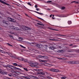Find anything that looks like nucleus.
I'll return each instance as SVG.
<instances>
[{
	"instance_id": "1",
	"label": "nucleus",
	"mask_w": 79,
	"mask_h": 79,
	"mask_svg": "<svg viewBox=\"0 0 79 79\" xmlns=\"http://www.w3.org/2000/svg\"><path fill=\"white\" fill-rule=\"evenodd\" d=\"M36 71H38V74H43V75H45V73H43V70L42 69H36L35 70Z\"/></svg>"
},
{
	"instance_id": "2",
	"label": "nucleus",
	"mask_w": 79,
	"mask_h": 79,
	"mask_svg": "<svg viewBox=\"0 0 79 79\" xmlns=\"http://www.w3.org/2000/svg\"><path fill=\"white\" fill-rule=\"evenodd\" d=\"M71 64H79V61H71L69 62Z\"/></svg>"
},
{
	"instance_id": "3",
	"label": "nucleus",
	"mask_w": 79,
	"mask_h": 79,
	"mask_svg": "<svg viewBox=\"0 0 79 79\" xmlns=\"http://www.w3.org/2000/svg\"><path fill=\"white\" fill-rule=\"evenodd\" d=\"M8 19L9 20V21H10V22H15L16 21V20H15V19L11 18L10 17H8Z\"/></svg>"
},
{
	"instance_id": "4",
	"label": "nucleus",
	"mask_w": 79,
	"mask_h": 79,
	"mask_svg": "<svg viewBox=\"0 0 79 79\" xmlns=\"http://www.w3.org/2000/svg\"><path fill=\"white\" fill-rule=\"evenodd\" d=\"M11 69H13L15 70H21V69L19 68L16 67L15 66H13L11 65Z\"/></svg>"
},
{
	"instance_id": "5",
	"label": "nucleus",
	"mask_w": 79,
	"mask_h": 79,
	"mask_svg": "<svg viewBox=\"0 0 79 79\" xmlns=\"http://www.w3.org/2000/svg\"><path fill=\"white\" fill-rule=\"evenodd\" d=\"M0 2L2 3H3V4H5V5H7V6H10V4L5 2L4 1H3L0 0Z\"/></svg>"
},
{
	"instance_id": "6",
	"label": "nucleus",
	"mask_w": 79,
	"mask_h": 79,
	"mask_svg": "<svg viewBox=\"0 0 79 79\" xmlns=\"http://www.w3.org/2000/svg\"><path fill=\"white\" fill-rule=\"evenodd\" d=\"M28 63L30 64L29 65L31 66V67H34V64L32 62H30Z\"/></svg>"
},
{
	"instance_id": "7",
	"label": "nucleus",
	"mask_w": 79,
	"mask_h": 79,
	"mask_svg": "<svg viewBox=\"0 0 79 79\" xmlns=\"http://www.w3.org/2000/svg\"><path fill=\"white\" fill-rule=\"evenodd\" d=\"M36 46L38 48H42V45L41 44H37L36 45Z\"/></svg>"
},
{
	"instance_id": "8",
	"label": "nucleus",
	"mask_w": 79,
	"mask_h": 79,
	"mask_svg": "<svg viewBox=\"0 0 79 79\" xmlns=\"http://www.w3.org/2000/svg\"><path fill=\"white\" fill-rule=\"evenodd\" d=\"M23 28H24L25 30H28L29 31H30V30H31L30 28L24 26H23Z\"/></svg>"
},
{
	"instance_id": "9",
	"label": "nucleus",
	"mask_w": 79,
	"mask_h": 79,
	"mask_svg": "<svg viewBox=\"0 0 79 79\" xmlns=\"http://www.w3.org/2000/svg\"><path fill=\"white\" fill-rule=\"evenodd\" d=\"M49 48L51 50H54L55 48V46L51 47H49Z\"/></svg>"
},
{
	"instance_id": "10",
	"label": "nucleus",
	"mask_w": 79,
	"mask_h": 79,
	"mask_svg": "<svg viewBox=\"0 0 79 79\" xmlns=\"http://www.w3.org/2000/svg\"><path fill=\"white\" fill-rule=\"evenodd\" d=\"M34 12H35V13H38V14H39V15H44L42 13H40L36 11H34Z\"/></svg>"
},
{
	"instance_id": "11",
	"label": "nucleus",
	"mask_w": 79,
	"mask_h": 79,
	"mask_svg": "<svg viewBox=\"0 0 79 79\" xmlns=\"http://www.w3.org/2000/svg\"><path fill=\"white\" fill-rule=\"evenodd\" d=\"M34 12H35V13H38V14H39V15H44L42 13H40L36 11H34Z\"/></svg>"
},
{
	"instance_id": "12",
	"label": "nucleus",
	"mask_w": 79,
	"mask_h": 79,
	"mask_svg": "<svg viewBox=\"0 0 79 79\" xmlns=\"http://www.w3.org/2000/svg\"><path fill=\"white\" fill-rule=\"evenodd\" d=\"M39 61L40 62H42V63H46L47 62L45 60H39Z\"/></svg>"
},
{
	"instance_id": "13",
	"label": "nucleus",
	"mask_w": 79,
	"mask_h": 79,
	"mask_svg": "<svg viewBox=\"0 0 79 79\" xmlns=\"http://www.w3.org/2000/svg\"><path fill=\"white\" fill-rule=\"evenodd\" d=\"M74 51V49H70L68 51V52H73Z\"/></svg>"
},
{
	"instance_id": "14",
	"label": "nucleus",
	"mask_w": 79,
	"mask_h": 79,
	"mask_svg": "<svg viewBox=\"0 0 79 79\" xmlns=\"http://www.w3.org/2000/svg\"><path fill=\"white\" fill-rule=\"evenodd\" d=\"M4 53L6 54L7 53V54H8V55H11V54L10 53V52H4Z\"/></svg>"
},
{
	"instance_id": "15",
	"label": "nucleus",
	"mask_w": 79,
	"mask_h": 79,
	"mask_svg": "<svg viewBox=\"0 0 79 79\" xmlns=\"http://www.w3.org/2000/svg\"><path fill=\"white\" fill-rule=\"evenodd\" d=\"M48 56H43V58H44L45 59H47V58H48Z\"/></svg>"
},
{
	"instance_id": "16",
	"label": "nucleus",
	"mask_w": 79,
	"mask_h": 79,
	"mask_svg": "<svg viewBox=\"0 0 79 79\" xmlns=\"http://www.w3.org/2000/svg\"><path fill=\"white\" fill-rule=\"evenodd\" d=\"M49 70H50V71H51L55 72V69H51Z\"/></svg>"
},
{
	"instance_id": "17",
	"label": "nucleus",
	"mask_w": 79,
	"mask_h": 79,
	"mask_svg": "<svg viewBox=\"0 0 79 79\" xmlns=\"http://www.w3.org/2000/svg\"><path fill=\"white\" fill-rule=\"evenodd\" d=\"M22 77H23V78H24L25 79H27V78H29V77H27L26 76H22Z\"/></svg>"
},
{
	"instance_id": "18",
	"label": "nucleus",
	"mask_w": 79,
	"mask_h": 79,
	"mask_svg": "<svg viewBox=\"0 0 79 79\" xmlns=\"http://www.w3.org/2000/svg\"><path fill=\"white\" fill-rule=\"evenodd\" d=\"M22 60L23 61H25V62H27V60L24 59H22Z\"/></svg>"
},
{
	"instance_id": "19",
	"label": "nucleus",
	"mask_w": 79,
	"mask_h": 79,
	"mask_svg": "<svg viewBox=\"0 0 79 79\" xmlns=\"http://www.w3.org/2000/svg\"><path fill=\"white\" fill-rule=\"evenodd\" d=\"M10 57H11V58H15L16 57H15V56H13V55H11H11L10 54Z\"/></svg>"
},
{
	"instance_id": "20",
	"label": "nucleus",
	"mask_w": 79,
	"mask_h": 79,
	"mask_svg": "<svg viewBox=\"0 0 79 79\" xmlns=\"http://www.w3.org/2000/svg\"><path fill=\"white\" fill-rule=\"evenodd\" d=\"M29 77H31V78H34V77H35V76L31 75L29 76Z\"/></svg>"
},
{
	"instance_id": "21",
	"label": "nucleus",
	"mask_w": 79,
	"mask_h": 79,
	"mask_svg": "<svg viewBox=\"0 0 79 79\" xmlns=\"http://www.w3.org/2000/svg\"><path fill=\"white\" fill-rule=\"evenodd\" d=\"M8 35H9V37H10V38H11V39H13V36L10 35V34H9Z\"/></svg>"
},
{
	"instance_id": "22",
	"label": "nucleus",
	"mask_w": 79,
	"mask_h": 79,
	"mask_svg": "<svg viewBox=\"0 0 79 79\" xmlns=\"http://www.w3.org/2000/svg\"><path fill=\"white\" fill-rule=\"evenodd\" d=\"M15 30H17V31H20V29L18 27H15Z\"/></svg>"
},
{
	"instance_id": "23",
	"label": "nucleus",
	"mask_w": 79,
	"mask_h": 79,
	"mask_svg": "<svg viewBox=\"0 0 79 79\" xmlns=\"http://www.w3.org/2000/svg\"><path fill=\"white\" fill-rule=\"evenodd\" d=\"M38 57L39 58H43V56L42 55H39L38 56Z\"/></svg>"
},
{
	"instance_id": "24",
	"label": "nucleus",
	"mask_w": 79,
	"mask_h": 79,
	"mask_svg": "<svg viewBox=\"0 0 79 79\" xmlns=\"http://www.w3.org/2000/svg\"><path fill=\"white\" fill-rule=\"evenodd\" d=\"M11 68V65H7V68Z\"/></svg>"
},
{
	"instance_id": "25",
	"label": "nucleus",
	"mask_w": 79,
	"mask_h": 79,
	"mask_svg": "<svg viewBox=\"0 0 79 79\" xmlns=\"http://www.w3.org/2000/svg\"><path fill=\"white\" fill-rule=\"evenodd\" d=\"M59 71V70H58V69H55L54 72L57 73V72H58Z\"/></svg>"
},
{
	"instance_id": "26",
	"label": "nucleus",
	"mask_w": 79,
	"mask_h": 79,
	"mask_svg": "<svg viewBox=\"0 0 79 79\" xmlns=\"http://www.w3.org/2000/svg\"><path fill=\"white\" fill-rule=\"evenodd\" d=\"M72 23V22H71V21H68V24H71Z\"/></svg>"
},
{
	"instance_id": "27",
	"label": "nucleus",
	"mask_w": 79,
	"mask_h": 79,
	"mask_svg": "<svg viewBox=\"0 0 79 79\" xmlns=\"http://www.w3.org/2000/svg\"><path fill=\"white\" fill-rule=\"evenodd\" d=\"M34 51L35 53H38L39 52V51L36 50V49H35L34 50Z\"/></svg>"
},
{
	"instance_id": "28",
	"label": "nucleus",
	"mask_w": 79,
	"mask_h": 79,
	"mask_svg": "<svg viewBox=\"0 0 79 79\" xmlns=\"http://www.w3.org/2000/svg\"><path fill=\"white\" fill-rule=\"evenodd\" d=\"M11 28L12 29H13V30H15L16 27H11Z\"/></svg>"
},
{
	"instance_id": "29",
	"label": "nucleus",
	"mask_w": 79,
	"mask_h": 79,
	"mask_svg": "<svg viewBox=\"0 0 79 79\" xmlns=\"http://www.w3.org/2000/svg\"><path fill=\"white\" fill-rule=\"evenodd\" d=\"M61 35V36H64V37H66V36L65 35H58V34H57V35Z\"/></svg>"
},
{
	"instance_id": "30",
	"label": "nucleus",
	"mask_w": 79,
	"mask_h": 79,
	"mask_svg": "<svg viewBox=\"0 0 79 79\" xmlns=\"http://www.w3.org/2000/svg\"><path fill=\"white\" fill-rule=\"evenodd\" d=\"M23 69H24V70L25 71H28V70H27V68H24Z\"/></svg>"
},
{
	"instance_id": "31",
	"label": "nucleus",
	"mask_w": 79,
	"mask_h": 79,
	"mask_svg": "<svg viewBox=\"0 0 79 79\" xmlns=\"http://www.w3.org/2000/svg\"><path fill=\"white\" fill-rule=\"evenodd\" d=\"M20 47H21L22 48H26V47L23 46H22V45H20Z\"/></svg>"
},
{
	"instance_id": "32",
	"label": "nucleus",
	"mask_w": 79,
	"mask_h": 79,
	"mask_svg": "<svg viewBox=\"0 0 79 79\" xmlns=\"http://www.w3.org/2000/svg\"><path fill=\"white\" fill-rule=\"evenodd\" d=\"M13 65H14V66H18V64L16 63H15L13 64Z\"/></svg>"
},
{
	"instance_id": "33",
	"label": "nucleus",
	"mask_w": 79,
	"mask_h": 79,
	"mask_svg": "<svg viewBox=\"0 0 79 79\" xmlns=\"http://www.w3.org/2000/svg\"><path fill=\"white\" fill-rule=\"evenodd\" d=\"M17 66H19V67H20V68H22V65L21 64L18 65Z\"/></svg>"
},
{
	"instance_id": "34",
	"label": "nucleus",
	"mask_w": 79,
	"mask_h": 79,
	"mask_svg": "<svg viewBox=\"0 0 79 79\" xmlns=\"http://www.w3.org/2000/svg\"><path fill=\"white\" fill-rule=\"evenodd\" d=\"M37 24H39V25H41L42 26H44V25L43 24H40V23H37Z\"/></svg>"
},
{
	"instance_id": "35",
	"label": "nucleus",
	"mask_w": 79,
	"mask_h": 79,
	"mask_svg": "<svg viewBox=\"0 0 79 79\" xmlns=\"http://www.w3.org/2000/svg\"><path fill=\"white\" fill-rule=\"evenodd\" d=\"M27 4L29 5H30V6H32V5H31V3H30V2H28L27 3Z\"/></svg>"
},
{
	"instance_id": "36",
	"label": "nucleus",
	"mask_w": 79,
	"mask_h": 79,
	"mask_svg": "<svg viewBox=\"0 0 79 79\" xmlns=\"http://www.w3.org/2000/svg\"><path fill=\"white\" fill-rule=\"evenodd\" d=\"M61 9H62V10H64V9H65V7L63 6V7H62Z\"/></svg>"
},
{
	"instance_id": "37",
	"label": "nucleus",
	"mask_w": 79,
	"mask_h": 79,
	"mask_svg": "<svg viewBox=\"0 0 79 79\" xmlns=\"http://www.w3.org/2000/svg\"><path fill=\"white\" fill-rule=\"evenodd\" d=\"M47 77L49 79H52V78L50 77Z\"/></svg>"
},
{
	"instance_id": "38",
	"label": "nucleus",
	"mask_w": 79,
	"mask_h": 79,
	"mask_svg": "<svg viewBox=\"0 0 79 79\" xmlns=\"http://www.w3.org/2000/svg\"><path fill=\"white\" fill-rule=\"evenodd\" d=\"M63 52L62 50H59L58 51V52Z\"/></svg>"
},
{
	"instance_id": "39",
	"label": "nucleus",
	"mask_w": 79,
	"mask_h": 79,
	"mask_svg": "<svg viewBox=\"0 0 79 79\" xmlns=\"http://www.w3.org/2000/svg\"><path fill=\"white\" fill-rule=\"evenodd\" d=\"M9 33H10V34H14V33L12 32H11V31H10V32H9Z\"/></svg>"
},
{
	"instance_id": "40",
	"label": "nucleus",
	"mask_w": 79,
	"mask_h": 79,
	"mask_svg": "<svg viewBox=\"0 0 79 79\" xmlns=\"http://www.w3.org/2000/svg\"><path fill=\"white\" fill-rule=\"evenodd\" d=\"M75 3H76V4H78L79 3V2L77 1H75Z\"/></svg>"
},
{
	"instance_id": "41",
	"label": "nucleus",
	"mask_w": 79,
	"mask_h": 79,
	"mask_svg": "<svg viewBox=\"0 0 79 79\" xmlns=\"http://www.w3.org/2000/svg\"><path fill=\"white\" fill-rule=\"evenodd\" d=\"M0 51H1V53H4V51L2 50H1L0 49Z\"/></svg>"
},
{
	"instance_id": "42",
	"label": "nucleus",
	"mask_w": 79,
	"mask_h": 79,
	"mask_svg": "<svg viewBox=\"0 0 79 79\" xmlns=\"http://www.w3.org/2000/svg\"><path fill=\"white\" fill-rule=\"evenodd\" d=\"M19 39H21V40H23V38H21V37L19 38Z\"/></svg>"
},
{
	"instance_id": "43",
	"label": "nucleus",
	"mask_w": 79,
	"mask_h": 79,
	"mask_svg": "<svg viewBox=\"0 0 79 79\" xmlns=\"http://www.w3.org/2000/svg\"><path fill=\"white\" fill-rule=\"evenodd\" d=\"M7 45H9V46H11V47H12V45L10 44L9 43H7Z\"/></svg>"
},
{
	"instance_id": "44",
	"label": "nucleus",
	"mask_w": 79,
	"mask_h": 79,
	"mask_svg": "<svg viewBox=\"0 0 79 79\" xmlns=\"http://www.w3.org/2000/svg\"><path fill=\"white\" fill-rule=\"evenodd\" d=\"M3 67H4V68H7V65L6 66L3 65Z\"/></svg>"
},
{
	"instance_id": "45",
	"label": "nucleus",
	"mask_w": 79,
	"mask_h": 79,
	"mask_svg": "<svg viewBox=\"0 0 79 79\" xmlns=\"http://www.w3.org/2000/svg\"><path fill=\"white\" fill-rule=\"evenodd\" d=\"M8 21H6V23H5V24H7V25H8Z\"/></svg>"
},
{
	"instance_id": "46",
	"label": "nucleus",
	"mask_w": 79,
	"mask_h": 79,
	"mask_svg": "<svg viewBox=\"0 0 79 79\" xmlns=\"http://www.w3.org/2000/svg\"><path fill=\"white\" fill-rule=\"evenodd\" d=\"M52 1H49L47 2V3H50V2H52Z\"/></svg>"
},
{
	"instance_id": "47",
	"label": "nucleus",
	"mask_w": 79,
	"mask_h": 79,
	"mask_svg": "<svg viewBox=\"0 0 79 79\" xmlns=\"http://www.w3.org/2000/svg\"><path fill=\"white\" fill-rule=\"evenodd\" d=\"M38 18H39V19H41L42 20H43V21L44 20V19H41V18H40L39 17H38Z\"/></svg>"
},
{
	"instance_id": "48",
	"label": "nucleus",
	"mask_w": 79,
	"mask_h": 79,
	"mask_svg": "<svg viewBox=\"0 0 79 79\" xmlns=\"http://www.w3.org/2000/svg\"><path fill=\"white\" fill-rule=\"evenodd\" d=\"M35 8H37V5H35Z\"/></svg>"
},
{
	"instance_id": "49",
	"label": "nucleus",
	"mask_w": 79,
	"mask_h": 79,
	"mask_svg": "<svg viewBox=\"0 0 79 79\" xmlns=\"http://www.w3.org/2000/svg\"><path fill=\"white\" fill-rule=\"evenodd\" d=\"M58 59L59 60H63V58H58Z\"/></svg>"
},
{
	"instance_id": "50",
	"label": "nucleus",
	"mask_w": 79,
	"mask_h": 79,
	"mask_svg": "<svg viewBox=\"0 0 79 79\" xmlns=\"http://www.w3.org/2000/svg\"><path fill=\"white\" fill-rule=\"evenodd\" d=\"M36 10H37V11H39V9L37 8L36 9Z\"/></svg>"
},
{
	"instance_id": "51",
	"label": "nucleus",
	"mask_w": 79,
	"mask_h": 79,
	"mask_svg": "<svg viewBox=\"0 0 79 79\" xmlns=\"http://www.w3.org/2000/svg\"><path fill=\"white\" fill-rule=\"evenodd\" d=\"M8 75L9 76H10V77H11L12 76L10 74H8Z\"/></svg>"
},
{
	"instance_id": "52",
	"label": "nucleus",
	"mask_w": 79,
	"mask_h": 79,
	"mask_svg": "<svg viewBox=\"0 0 79 79\" xmlns=\"http://www.w3.org/2000/svg\"><path fill=\"white\" fill-rule=\"evenodd\" d=\"M76 1H73V2H71V3H75V2Z\"/></svg>"
},
{
	"instance_id": "53",
	"label": "nucleus",
	"mask_w": 79,
	"mask_h": 79,
	"mask_svg": "<svg viewBox=\"0 0 79 79\" xmlns=\"http://www.w3.org/2000/svg\"><path fill=\"white\" fill-rule=\"evenodd\" d=\"M34 67H39V66L37 65H34Z\"/></svg>"
},
{
	"instance_id": "54",
	"label": "nucleus",
	"mask_w": 79,
	"mask_h": 79,
	"mask_svg": "<svg viewBox=\"0 0 79 79\" xmlns=\"http://www.w3.org/2000/svg\"><path fill=\"white\" fill-rule=\"evenodd\" d=\"M25 15H26V16H28L27 14H26V13L25 14Z\"/></svg>"
},
{
	"instance_id": "55",
	"label": "nucleus",
	"mask_w": 79,
	"mask_h": 79,
	"mask_svg": "<svg viewBox=\"0 0 79 79\" xmlns=\"http://www.w3.org/2000/svg\"><path fill=\"white\" fill-rule=\"evenodd\" d=\"M0 30H2V29H2V28L0 27Z\"/></svg>"
},
{
	"instance_id": "56",
	"label": "nucleus",
	"mask_w": 79,
	"mask_h": 79,
	"mask_svg": "<svg viewBox=\"0 0 79 79\" xmlns=\"http://www.w3.org/2000/svg\"><path fill=\"white\" fill-rule=\"evenodd\" d=\"M70 46H73V44H70L69 45Z\"/></svg>"
},
{
	"instance_id": "57",
	"label": "nucleus",
	"mask_w": 79,
	"mask_h": 79,
	"mask_svg": "<svg viewBox=\"0 0 79 79\" xmlns=\"http://www.w3.org/2000/svg\"><path fill=\"white\" fill-rule=\"evenodd\" d=\"M5 73L6 74H8V73L6 72H5Z\"/></svg>"
},
{
	"instance_id": "58",
	"label": "nucleus",
	"mask_w": 79,
	"mask_h": 79,
	"mask_svg": "<svg viewBox=\"0 0 79 79\" xmlns=\"http://www.w3.org/2000/svg\"><path fill=\"white\" fill-rule=\"evenodd\" d=\"M0 73L1 74H3V72H2V71L0 72Z\"/></svg>"
},
{
	"instance_id": "59",
	"label": "nucleus",
	"mask_w": 79,
	"mask_h": 79,
	"mask_svg": "<svg viewBox=\"0 0 79 79\" xmlns=\"http://www.w3.org/2000/svg\"><path fill=\"white\" fill-rule=\"evenodd\" d=\"M57 16H58V17H61L60 16H59L58 15H57Z\"/></svg>"
},
{
	"instance_id": "60",
	"label": "nucleus",
	"mask_w": 79,
	"mask_h": 79,
	"mask_svg": "<svg viewBox=\"0 0 79 79\" xmlns=\"http://www.w3.org/2000/svg\"><path fill=\"white\" fill-rule=\"evenodd\" d=\"M17 73H19V74H21V73H20V72H17Z\"/></svg>"
},
{
	"instance_id": "61",
	"label": "nucleus",
	"mask_w": 79,
	"mask_h": 79,
	"mask_svg": "<svg viewBox=\"0 0 79 79\" xmlns=\"http://www.w3.org/2000/svg\"><path fill=\"white\" fill-rule=\"evenodd\" d=\"M44 77H41V78L42 79H44Z\"/></svg>"
},
{
	"instance_id": "62",
	"label": "nucleus",
	"mask_w": 79,
	"mask_h": 79,
	"mask_svg": "<svg viewBox=\"0 0 79 79\" xmlns=\"http://www.w3.org/2000/svg\"><path fill=\"white\" fill-rule=\"evenodd\" d=\"M6 22V21H3V23H5Z\"/></svg>"
},
{
	"instance_id": "63",
	"label": "nucleus",
	"mask_w": 79,
	"mask_h": 79,
	"mask_svg": "<svg viewBox=\"0 0 79 79\" xmlns=\"http://www.w3.org/2000/svg\"><path fill=\"white\" fill-rule=\"evenodd\" d=\"M59 48H61V47L60 46H59Z\"/></svg>"
},
{
	"instance_id": "64",
	"label": "nucleus",
	"mask_w": 79,
	"mask_h": 79,
	"mask_svg": "<svg viewBox=\"0 0 79 79\" xmlns=\"http://www.w3.org/2000/svg\"><path fill=\"white\" fill-rule=\"evenodd\" d=\"M52 15H50V17H52Z\"/></svg>"
}]
</instances>
